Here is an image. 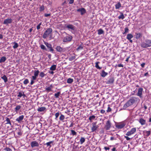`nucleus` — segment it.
<instances>
[{
	"instance_id": "1",
	"label": "nucleus",
	"mask_w": 151,
	"mask_h": 151,
	"mask_svg": "<svg viewBox=\"0 0 151 151\" xmlns=\"http://www.w3.org/2000/svg\"><path fill=\"white\" fill-rule=\"evenodd\" d=\"M137 99L135 97H131L130 99L124 105L123 107V109L125 110L128 107L133 104Z\"/></svg>"
},
{
	"instance_id": "2",
	"label": "nucleus",
	"mask_w": 151,
	"mask_h": 151,
	"mask_svg": "<svg viewBox=\"0 0 151 151\" xmlns=\"http://www.w3.org/2000/svg\"><path fill=\"white\" fill-rule=\"evenodd\" d=\"M141 46L144 48H146L151 47V40L146 39L145 42H143L141 43Z\"/></svg>"
},
{
	"instance_id": "3",
	"label": "nucleus",
	"mask_w": 151,
	"mask_h": 151,
	"mask_svg": "<svg viewBox=\"0 0 151 151\" xmlns=\"http://www.w3.org/2000/svg\"><path fill=\"white\" fill-rule=\"evenodd\" d=\"M52 32V29L51 28L47 29L43 35L42 37L44 39H46L51 34Z\"/></svg>"
},
{
	"instance_id": "4",
	"label": "nucleus",
	"mask_w": 151,
	"mask_h": 151,
	"mask_svg": "<svg viewBox=\"0 0 151 151\" xmlns=\"http://www.w3.org/2000/svg\"><path fill=\"white\" fill-rule=\"evenodd\" d=\"M137 130V128L136 127L132 128L130 131L127 132L126 135L127 136H130L136 132Z\"/></svg>"
},
{
	"instance_id": "5",
	"label": "nucleus",
	"mask_w": 151,
	"mask_h": 151,
	"mask_svg": "<svg viewBox=\"0 0 151 151\" xmlns=\"http://www.w3.org/2000/svg\"><path fill=\"white\" fill-rule=\"evenodd\" d=\"M92 127L91 128V132H93L96 130L99 126L97 124V122H94L92 124Z\"/></svg>"
},
{
	"instance_id": "6",
	"label": "nucleus",
	"mask_w": 151,
	"mask_h": 151,
	"mask_svg": "<svg viewBox=\"0 0 151 151\" xmlns=\"http://www.w3.org/2000/svg\"><path fill=\"white\" fill-rule=\"evenodd\" d=\"M125 124L124 122H121L116 124L115 126L118 129H121L125 126Z\"/></svg>"
},
{
	"instance_id": "7",
	"label": "nucleus",
	"mask_w": 151,
	"mask_h": 151,
	"mask_svg": "<svg viewBox=\"0 0 151 151\" xmlns=\"http://www.w3.org/2000/svg\"><path fill=\"white\" fill-rule=\"evenodd\" d=\"M57 51L60 53L66 51V49L65 48L61 47L60 46H57L56 48Z\"/></svg>"
},
{
	"instance_id": "8",
	"label": "nucleus",
	"mask_w": 151,
	"mask_h": 151,
	"mask_svg": "<svg viewBox=\"0 0 151 151\" xmlns=\"http://www.w3.org/2000/svg\"><path fill=\"white\" fill-rule=\"evenodd\" d=\"M72 38V37L71 36H67L63 38V42H67L70 41Z\"/></svg>"
},
{
	"instance_id": "9",
	"label": "nucleus",
	"mask_w": 151,
	"mask_h": 151,
	"mask_svg": "<svg viewBox=\"0 0 151 151\" xmlns=\"http://www.w3.org/2000/svg\"><path fill=\"white\" fill-rule=\"evenodd\" d=\"M111 127V123L109 120H108L106 122L105 126V129L108 130H109Z\"/></svg>"
},
{
	"instance_id": "10",
	"label": "nucleus",
	"mask_w": 151,
	"mask_h": 151,
	"mask_svg": "<svg viewBox=\"0 0 151 151\" xmlns=\"http://www.w3.org/2000/svg\"><path fill=\"white\" fill-rule=\"evenodd\" d=\"M12 19L11 18H7L5 19L4 21L3 24L8 25L9 24H10L12 23Z\"/></svg>"
},
{
	"instance_id": "11",
	"label": "nucleus",
	"mask_w": 151,
	"mask_h": 151,
	"mask_svg": "<svg viewBox=\"0 0 151 151\" xmlns=\"http://www.w3.org/2000/svg\"><path fill=\"white\" fill-rule=\"evenodd\" d=\"M44 43L45 45L47 46L48 48L50 49V51L52 52L54 51V49L52 48V45L49 43L47 42H45Z\"/></svg>"
},
{
	"instance_id": "12",
	"label": "nucleus",
	"mask_w": 151,
	"mask_h": 151,
	"mask_svg": "<svg viewBox=\"0 0 151 151\" xmlns=\"http://www.w3.org/2000/svg\"><path fill=\"white\" fill-rule=\"evenodd\" d=\"M77 11L78 12H80L81 15H83L86 12V9L83 8L78 9L77 10Z\"/></svg>"
},
{
	"instance_id": "13",
	"label": "nucleus",
	"mask_w": 151,
	"mask_h": 151,
	"mask_svg": "<svg viewBox=\"0 0 151 151\" xmlns=\"http://www.w3.org/2000/svg\"><path fill=\"white\" fill-rule=\"evenodd\" d=\"M143 89L142 88H140L138 89V91L137 93V95L140 97H142V92Z\"/></svg>"
},
{
	"instance_id": "14",
	"label": "nucleus",
	"mask_w": 151,
	"mask_h": 151,
	"mask_svg": "<svg viewBox=\"0 0 151 151\" xmlns=\"http://www.w3.org/2000/svg\"><path fill=\"white\" fill-rule=\"evenodd\" d=\"M31 146L32 147H38L39 145L38 143L36 141H34L32 142L31 143Z\"/></svg>"
},
{
	"instance_id": "15",
	"label": "nucleus",
	"mask_w": 151,
	"mask_h": 151,
	"mask_svg": "<svg viewBox=\"0 0 151 151\" xmlns=\"http://www.w3.org/2000/svg\"><path fill=\"white\" fill-rule=\"evenodd\" d=\"M24 118V116L22 115L19 116L16 119V121H17L18 123H20L23 120Z\"/></svg>"
},
{
	"instance_id": "16",
	"label": "nucleus",
	"mask_w": 151,
	"mask_h": 151,
	"mask_svg": "<svg viewBox=\"0 0 151 151\" xmlns=\"http://www.w3.org/2000/svg\"><path fill=\"white\" fill-rule=\"evenodd\" d=\"M66 27L68 29H71L72 30H74L75 27L72 24H69L66 26Z\"/></svg>"
},
{
	"instance_id": "17",
	"label": "nucleus",
	"mask_w": 151,
	"mask_h": 151,
	"mask_svg": "<svg viewBox=\"0 0 151 151\" xmlns=\"http://www.w3.org/2000/svg\"><path fill=\"white\" fill-rule=\"evenodd\" d=\"M53 88V86L52 84H51L48 87L46 88L45 90L47 92L52 91V89Z\"/></svg>"
},
{
	"instance_id": "18",
	"label": "nucleus",
	"mask_w": 151,
	"mask_h": 151,
	"mask_svg": "<svg viewBox=\"0 0 151 151\" xmlns=\"http://www.w3.org/2000/svg\"><path fill=\"white\" fill-rule=\"evenodd\" d=\"M135 38L137 39H138L142 36V34L140 33H135Z\"/></svg>"
},
{
	"instance_id": "19",
	"label": "nucleus",
	"mask_w": 151,
	"mask_h": 151,
	"mask_svg": "<svg viewBox=\"0 0 151 151\" xmlns=\"http://www.w3.org/2000/svg\"><path fill=\"white\" fill-rule=\"evenodd\" d=\"M114 79L113 77L111 78L107 81V83L108 84H112L114 83Z\"/></svg>"
},
{
	"instance_id": "20",
	"label": "nucleus",
	"mask_w": 151,
	"mask_h": 151,
	"mask_svg": "<svg viewBox=\"0 0 151 151\" xmlns=\"http://www.w3.org/2000/svg\"><path fill=\"white\" fill-rule=\"evenodd\" d=\"M108 74V73L107 72H105L104 70H102L101 71V72L100 75L101 77H104L106 76H107Z\"/></svg>"
},
{
	"instance_id": "21",
	"label": "nucleus",
	"mask_w": 151,
	"mask_h": 151,
	"mask_svg": "<svg viewBox=\"0 0 151 151\" xmlns=\"http://www.w3.org/2000/svg\"><path fill=\"white\" fill-rule=\"evenodd\" d=\"M143 132L144 133V135L147 137L150 135L151 134V131H147L145 130L143 131Z\"/></svg>"
},
{
	"instance_id": "22",
	"label": "nucleus",
	"mask_w": 151,
	"mask_h": 151,
	"mask_svg": "<svg viewBox=\"0 0 151 151\" xmlns=\"http://www.w3.org/2000/svg\"><path fill=\"white\" fill-rule=\"evenodd\" d=\"M139 123L141 125H145L146 123V120L142 118H140L139 121Z\"/></svg>"
},
{
	"instance_id": "23",
	"label": "nucleus",
	"mask_w": 151,
	"mask_h": 151,
	"mask_svg": "<svg viewBox=\"0 0 151 151\" xmlns=\"http://www.w3.org/2000/svg\"><path fill=\"white\" fill-rule=\"evenodd\" d=\"M65 119V116L62 114L61 112H60V116L59 117V120L60 121H62L63 122H64V120Z\"/></svg>"
},
{
	"instance_id": "24",
	"label": "nucleus",
	"mask_w": 151,
	"mask_h": 151,
	"mask_svg": "<svg viewBox=\"0 0 151 151\" xmlns=\"http://www.w3.org/2000/svg\"><path fill=\"white\" fill-rule=\"evenodd\" d=\"M85 141V138L84 137H81L79 141H78L77 143H80L81 144H83Z\"/></svg>"
},
{
	"instance_id": "25",
	"label": "nucleus",
	"mask_w": 151,
	"mask_h": 151,
	"mask_svg": "<svg viewBox=\"0 0 151 151\" xmlns=\"http://www.w3.org/2000/svg\"><path fill=\"white\" fill-rule=\"evenodd\" d=\"M54 142V141H50L49 142H47L45 144V145H46L47 147H49L50 148L51 147L52 145H51V144H52Z\"/></svg>"
},
{
	"instance_id": "26",
	"label": "nucleus",
	"mask_w": 151,
	"mask_h": 151,
	"mask_svg": "<svg viewBox=\"0 0 151 151\" xmlns=\"http://www.w3.org/2000/svg\"><path fill=\"white\" fill-rule=\"evenodd\" d=\"M46 109V108L45 107H39L37 109V111L39 112H42L45 111Z\"/></svg>"
},
{
	"instance_id": "27",
	"label": "nucleus",
	"mask_w": 151,
	"mask_h": 151,
	"mask_svg": "<svg viewBox=\"0 0 151 151\" xmlns=\"http://www.w3.org/2000/svg\"><path fill=\"white\" fill-rule=\"evenodd\" d=\"M21 106L19 105H17L15 108V111L17 113L18 111L21 109Z\"/></svg>"
},
{
	"instance_id": "28",
	"label": "nucleus",
	"mask_w": 151,
	"mask_h": 151,
	"mask_svg": "<svg viewBox=\"0 0 151 151\" xmlns=\"http://www.w3.org/2000/svg\"><path fill=\"white\" fill-rule=\"evenodd\" d=\"M121 4L120 2H119L116 4L115 5V9H118L121 7Z\"/></svg>"
},
{
	"instance_id": "29",
	"label": "nucleus",
	"mask_w": 151,
	"mask_h": 151,
	"mask_svg": "<svg viewBox=\"0 0 151 151\" xmlns=\"http://www.w3.org/2000/svg\"><path fill=\"white\" fill-rule=\"evenodd\" d=\"M1 78L4 81L5 83L6 82L8 81L7 78L5 75H4L3 76L1 77Z\"/></svg>"
},
{
	"instance_id": "30",
	"label": "nucleus",
	"mask_w": 151,
	"mask_h": 151,
	"mask_svg": "<svg viewBox=\"0 0 151 151\" xmlns=\"http://www.w3.org/2000/svg\"><path fill=\"white\" fill-rule=\"evenodd\" d=\"M56 66H57L56 65H52L50 67V70L52 71L55 70L56 69Z\"/></svg>"
},
{
	"instance_id": "31",
	"label": "nucleus",
	"mask_w": 151,
	"mask_h": 151,
	"mask_svg": "<svg viewBox=\"0 0 151 151\" xmlns=\"http://www.w3.org/2000/svg\"><path fill=\"white\" fill-rule=\"evenodd\" d=\"M104 32L103 30L101 29H99L98 30V34L99 35H101L103 34H104Z\"/></svg>"
},
{
	"instance_id": "32",
	"label": "nucleus",
	"mask_w": 151,
	"mask_h": 151,
	"mask_svg": "<svg viewBox=\"0 0 151 151\" xmlns=\"http://www.w3.org/2000/svg\"><path fill=\"white\" fill-rule=\"evenodd\" d=\"M133 35L131 34H129L127 35V39L128 40H130V39L132 38Z\"/></svg>"
},
{
	"instance_id": "33",
	"label": "nucleus",
	"mask_w": 151,
	"mask_h": 151,
	"mask_svg": "<svg viewBox=\"0 0 151 151\" xmlns=\"http://www.w3.org/2000/svg\"><path fill=\"white\" fill-rule=\"evenodd\" d=\"M100 63V62H96L95 63V67L97 68V69H101V67H100L99 65V64Z\"/></svg>"
},
{
	"instance_id": "34",
	"label": "nucleus",
	"mask_w": 151,
	"mask_h": 151,
	"mask_svg": "<svg viewBox=\"0 0 151 151\" xmlns=\"http://www.w3.org/2000/svg\"><path fill=\"white\" fill-rule=\"evenodd\" d=\"M6 57L3 56L0 59V63H4L6 60Z\"/></svg>"
},
{
	"instance_id": "35",
	"label": "nucleus",
	"mask_w": 151,
	"mask_h": 151,
	"mask_svg": "<svg viewBox=\"0 0 151 151\" xmlns=\"http://www.w3.org/2000/svg\"><path fill=\"white\" fill-rule=\"evenodd\" d=\"M71 132L70 133V135H72L73 136L76 135H77V132L73 130H71Z\"/></svg>"
},
{
	"instance_id": "36",
	"label": "nucleus",
	"mask_w": 151,
	"mask_h": 151,
	"mask_svg": "<svg viewBox=\"0 0 151 151\" xmlns=\"http://www.w3.org/2000/svg\"><path fill=\"white\" fill-rule=\"evenodd\" d=\"M96 116L94 115L90 116L89 118V119L90 122H92V120L94 119Z\"/></svg>"
},
{
	"instance_id": "37",
	"label": "nucleus",
	"mask_w": 151,
	"mask_h": 151,
	"mask_svg": "<svg viewBox=\"0 0 151 151\" xmlns=\"http://www.w3.org/2000/svg\"><path fill=\"white\" fill-rule=\"evenodd\" d=\"M6 119L5 121L6 122V124H9L10 125H11V123L8 117H6Z\"/></svg>"
},
{
	"instance_id": "38",
	"label": "nucleus",
	"mask_w": 151,
	"mask_h": 151,
	"mask_svg": "<svg viewBox=\"0 0 151 151\" xmlns=\"http://www.w3.org/2000/svg\"><path fill=\"white\" fill-rule=\"evenodd\" d=\"M73 79L69 78L67 79V82L68 83H71L73 82Z\"/></svg>"
},
{
	"instance_id": "39",
	"label": "nucleus",
	"mask_w": 151,
	"mask_h": 151,
	"mask_svg": "<svg viewBox=\"0 0 151 151\" xmlns=\"http://www.w3.org/2000/svg\"><path fill=\"white\" fill-rule=\"evenodd\" d=\"M125 18V17L122 13H121V14L118 17V18L119 19H123Z\"/></svg>"
},
{
	"instance_id": "40",
	"label": "nucleus",
	"mask_w": 151,
	"mask_h": 151,
	"mask_svg": "<svg viewBox=\"0 0 151 151\" xmlns=\"http://www.w3.org/2000/svg\"><path fill=\"white\" fill-rule=\"evenodd\" d=\"M60 114V112L59 111L56 113L55 114V119L56 120H57V119L59 116V115Z\"/></svg>"
},
{
	"instance_id": "41",
	"label": "nucleus",
	"mask_w": 151,
	"mask_h": 151,
	"mask_svg": "<svg viewBox=\"0 0 151 151\" xmlns=\"http://www.w3.org/2000/svg\"><path fill=\"white\" fill-rule=\"evenodd\" d=\"M83 47L82 45H79L76 49V50L77 51H78L80 50L83 49Z\"/></svg>"
},
{
	"instance_id": "42",
	"label": "nucleus",
	"mask_w": 151,
	"mask_h": 151,
	"mask_svg": "<svg viewBox=\"0 0 151 151\" xmlns=\"http://www.w3.org/2000/svg\"><path fill=\"white\" fill-rule=\"evenodd\" d=\"M60 94V91L58 92L57 93H55L54 94L55 97L56 98H58Z\"/></svg>"
},
{
	"instance_id": "43",
	"label": "nucleus",
	"mask_w": 151,
	"mask_h": 151,
	"mask_svg": "<svg viewBox=\"0 0 151 151\" xmlns=\"http://www.w3.org/2000/svg\"><path fill=\"white\" fill-rule=\"evenodd\" d=\"M129 29L127 27H125L124 28V32L123 33V35L126 34L129 32Z\"/></svg>"
},
{
	"instance_id": "44",
	"label": "nucleus",
	"mask_w": 151,
	"mask_h": 151,
	"mask_svg": "<svg viewBox=\"0 0 151 151\" xmlns=\"http://www.w3.org/2000/svg\"><path fill=\"white\" fill-rule=\"evenodd\" d=\"M39 73V71L38 70H35L34 71V76L37 77Z\"/></svg>"
},
{
	"instance_id": "45",
	"label": "nucleus",
	"mask_w": 151,
	"mask_h": 151,
	"mask_svg": "<svg viewBox=\"0 0 151 151\" xmlns=\"http://www.w3.org/2000/svg\"><path fill=\"white\" fill-rule=\"evenodd\" d=\"M13 44H14V45L13 46V48L14 49L18 47V44L15 42H14Z\"/></svg>"
},
{
	"instance_id": "46",
	"label": "nucleus",
	"mask_w": 151,
	"mask_h": 151,
	"mask_svg": "<svg viewBox=\"0 0 151 151\" xmlns=\"http://www.w3.org/2000/svg\"><path fill=\"white\" fill-rule=\"evenodd\" d=\"M46 74H45L43 72H41L40 73V76L41 78H42L44 77L45 76H46Z\"/></svg>"
},
{
	"instance_id": "47",
	"label": "nucleus",
	"mask_w": 151,
	"mask_h": 151,
	"mask_svg": "<svg viewBox=\"0 0 151 151\" xmlns=\"http://www.w3.org/2000/svg\"><path fill=\"white\" fill-rule=\"evenodd\" d=\"M40 47L41 49H42L43 50H47V49H46L45 47L43 45H42V44L41 45H40Z\"/></svg>"
},
{
	"instance_id": "48",
	"label": "nucleus",
	"mask_w": 151,
	"mask_h": 151,
	"mask_svg": "<svg viewBox=\"0 0 151 151\" xmlns=\"http://www.w3.org/2000/svg\"><path fill=\"white\" fill-rule=\"evenodd\" d=\"M4 150L6 151H12V149L7 147H6L5 148H4Z\"/></svg>"
},
{
	"instance_id": "49",
	"label": "nucleus",
	"mask_w": 151,
	"mask_h": 151,
	"mask_svg": "<svg viewBox=\"0 0 151 151\" xmlns=\"http://www.w3.org/2000/svg\"><path fill=\"white\" fill-rule=\"evenodd\" d=\"M29 82V80L27 79H25L23 82V83L25 85H27Z\"/></svg>"
},
{
	"instance_id": "50",
	"label": "nucleus",
	"mask_w": 151,
	"mask_h": 151,
	"mask_svg": "<svg viewBox=\"0 0 151 151\" xmlns=\"http://www.w3.org/2000/svg\"><path fill=\"white\" fill-rule=\"evenodd\" d=\"M45 9V7L43 5H42L40 8V11H42L44 10Z\"/></svg>"
},
{
	"instance_id": "51",
	"label": "nucleus",
	"mask_w": 151,
	"mask_h": 151,
	"mask_svg": "<svg viewBox=\"0 0 151 151\" xmlns=\"http://www.w3.org/2000/svg\"><path fill=\"white\" fill-rule=\"evenodd\" d=\"M22 96V92L20 91L18 93V94L17 95V97L19 98H21Z\"/></svg>"
},
{
	"instance_id": "52",
	"label": "nucleus",
	"mask_w": 151,
	"mask_h": 151,
	"mask_svg": "<svg viewBox=\"0 0 151 151\" xmlns=\"http://www.w3.org/2000/svg\"><path fill=\"white\" fill-rule=\"evenodd\" d=\"M75 58V57L74 56H73L70 57L69 58V60L70 61H72Z\"/></svg>"
},
{
	"instance_id": "53",
	"label": "nucleus",
	"mask_w": 151,
	"mask_h": 151,
	"mask_svg": "<svg viewBox=\"0 0 151 151\" xmlns=\"http://www.w3.org/2000/svg\"><path fill=\"white\" fill-rule=\"evenodd\" d=\"M111 111V108L109 106V105H108V107L107 109L106 110V112H110Z\"/></svg>"
},
{
	"instance_id": "54",
	"label": "nucleus",
	"mask_w": 151,
	"mask_h": 151,
	"mask_svg": "<svg viewBox=\"0 0 151 151\" xmlns=\"http://www.w3.org/2000/svg\"><path fill=\"white\" fill-rule=\"evenodd\" d=\"M42 24V22H40L37 26V30L39 29L40 28V26Z\"/></svg>"
},
{
	"instance_id": "55",
	"label": "nucleus",
	"mask_w": 151,
	"mask_h": 151,
	"mask_svg": "<svg viewBox=\"0 0 151 151\" xmlns=\"http://www.w3.org/2000/svg\"><path fill=\"white\" fill-rule=\"evenodd\" d=\"M116 140V138H115L114 137H110V140L111 141H113V140Z\"/></svg>"
},
{
	"instance_id": "56",
	"label": "nucleus",
	"mask_w": 151,
	"mask_h": 151,
	"mask_svg": "<svg viewBox=\"0 0 151 151\" xmlns=\"http://www.w3.org/2000/svg\"><path fill=\"white\" fill-rule=\"evenodd\" d=\"M124 137L126 139L127 141L131 139V138L129 137L128 136H125Z\"/></svg>"
},
{
	"instance_id": "57",
	"label": "nucleus",
	"mask_w": 151,
	"mask_h": 151,
	"mask_svg": "<svg viewBox=\"0 0 151 151\" xmlns=\"http://www.w3.org/2000/svg\"><path fill=\"white\" fill-rule=\"evenodd\" d=\"M74 0H69V4H72L74 2Z\"/></svg>"
},
{
	"instance_id": "58",
	"label": "nucleus",
	"mask_w": 151,
	"mask_h": 151,
	"mask_svg": "<svg viewBox=\"0 0 151 151\" xmlns=\"http://www.w3.org/2000/svg\"><path fill=\"white\" fill-rule=\"evenodd\" d=\"M17 134L19 135H21L22 134V132L20 130H19L17 132Z\"/></svg>"
},
{
	"instance_id": "59",
	"label": "nucleus",
	"mask_w": 151,
	"mask_h": 151,
	"mask_svg": "<svg viewBox=\"0 0 151 151\" xmlns=\"http://www.w3.org/2000/svg\"><path fill=\"white\" fill-rule=\"evenodd\" d=\"M37 77H36L35 76H32V80H36V78H37Z\"/></svg>"
},
{
	"instance_id": "60",
	"label": "nucleus",
	"mask_w": 151,
	"mask_h": 151,
	"mask_svg": "<svg viewBox=\"0 0 151 151\" xmlns=\"http://www.w3.org/2000/svg\"><path fill=\"white\" fill-rule=\"evenodd\" d=\"M144 76H146V77H148L149 76V74L148 73V72H146L145 73V74L144 75Z\"/></svg>"
},
{
	"instance_id": "61",
	"label": "nucleus",
	"mask_w": 151,
	"mask_h": 151,
	"mask_svg": "<svg viewBox=\"0 0 151 151\" xmlns=\"http://www.w3.org/2000/svg\"><path fill=\"white\" fill-rule=\"evenodd\" d=\"M105 112V111L104 110H103V109H101V111H100V112L102 114H104Z\"/></svg>"
},
{
	"instance_id": "62",
	"label": "nucleus",
	"mask_w": 151,
	"mask_h": 151,
	"mask_svg": "<svg viewBox=\"0 0 151 151\" xmlns=\"http://www.w3.org/2000/svg\"><path fill=\"white\" fill-rule=\"evenodd\" d=\"M50 14H44V16L45 17H47L49 16L50 15Z\"/></svg>"
},
{
	"instance_id": "63",
	"label": "nucleus",
	"mask_w": 151,
	"mask_h": 151,
	"mask_svg": "<svg viewBox=\"0 0 151 151\" xmlns=\"http://www.w3.org/2000/svg\"><path fill=\"white\" fill-rule=\"evenodd\" d=\"M104 149L106 150H109L110 149V148L109 147H104Z\"/></svg>"
},
{
	"instance_id": "64",
	"label": "nucleus",
	"mask_w": 151,
	"mask_h": 151,
	"mask_svg": "<svg viewBox=\"0 0 151 151\" xmlns=\"http://www.w3.org/2000/svg\"><path fill=\"white\" fill-rule=\"evenodd\" d=\"M145 63H143L141 64V66L142 68H144L145 67Z\"/></svg>"
}]
</instances>
